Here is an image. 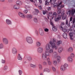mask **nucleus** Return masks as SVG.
Returning a JSON list of instances; mask_svg holds the SVG:
<instances>
[{
    "instance_id": "obj_1",
    "label": "nucleus",
    "mask_w": 75,
    "mask_h": 75,
    "mask_svg": "<svg viewBox=\"0 0 75 75\" xmlns=\"http://www.w3.org/2000/svg\"><path fill=\"white\" fill-rule=\"evenodd\" d=\"M56 41L54 39H53L52 42L51 41H50V44L51 45V46H50V45L49 44H47L45 46L46 50H50L51 49L50 47H52V49H54L55 50H57L58 47L56 45Z\"/></svg>"
},
{
    "instance_id": "obj_2",
    "label": "nucleus",
    "mask_w": 75,
    "mask_h": 75,
    "mask_svg": "<svg viewBox=\"0 0 75 75\" xmlns=\"http://www.w3.org/2000/svg\"><path fill=\"white\" fill-rule=\"evenodd\" d=\"M18 15L20 17L23 18H25V17H26L28 20H30L32 18V15L30 14H27L26 16L24 13H23L21 12H19Z\"/></svg>"
},
{
    "instance_id": "obj_3",
    "label": "nucleus",
    "mask_w": 75,
    "mask_h": 75,
    "mask_svg": "<svg viewBox=\"0 0 75 75\" xmlns=\"http://www.w3.org/2000/svg\"><path fill=\"white\" fill-rule=\"evenodd\" d=\"M62 4V2H61L58 5H57V3H54L53 4V6L54 7H57V9H61V8H62L63 7H64V6L63 5H61Z\"/></svg>"
},
{
    "instance_id": "obj_4",
    "label": "nucleus",
    "mask_w": 75,
    "mask_h": 75,
    "mask_svg": "<svg viewBox=\"0 0 75 75\" xmlns=\"http://www.w3.org/2000/svg\"><path fill=\"white\" fill-rule=\"evenodd\" d=\"M66 13L67 14L69 15V16H70L71 14V16H73L74 13H75V9L72 8L71 9V10H69V11H67Z\"/></svg>"
},
{
    "instance_id": "obj_5",
    "label": "nucleus",
    "mask_w": 75,
    "mask_h": 75,
    "mask_svg": "<svg viewBox=\"0 0 75 75\" xmlns=\"http://www.w3.org/2000/svg\"><path fill=\"white\" fill-rule=\"evenodd\" d=\"M26 41L28 43L30 44H31L33 43V40L31 37H27L26 38Z\"/></svg>"
},
{
    "instance_id": "obj_6",
    "label": "nucleus",
    "mask_w": 75,
    "mask_h": 75,
    "mask_svg": "<svg viewBox=\"0 0 75 75\" xmlns=\"http://www.w3.org/2000/svg\"><path fill=\"white\" fill-rule=\"evenodd\" d=\"M52 55V56H51V58H56L57 57L58 54L57 53V52L55 51L53 52Z\"/></svg>"
},
{
    "instance_id": "obj_7",
    "label": "nucleus",
    "mask_w": 75,
    "mask_h": 75,
    "mask_svg": "<svg viewBox=\"0 0 75 75\" xmlns=\"http://www.w3.org/2000/svg\"><path fill=\"white\" fill-rule=\"evenodd\" d=\"M3 42L5 45H7L8 43V40L7 38H4L3 39Z\"/></svg>"
},
{
    "instance_id": "obj_8",
    "label": "nucleus",
    "mask_w": 75,
    "mask_h": 75,
    "mask_svg": "<svg viewBox=\"0 0 75 75\" xmlns=\"http://www.w3.org/2000/svg\"><path fill=\"white\" fill-rule=\"evenodd\" d=\"M12 53L13 54H14V55H16V54H17V49L16 48H12Z\"/></svg>"
},
{
    "instance_id": "obj_9",
    "label": "nucleus",
    "mask_w": 75,
    "mask_h": 75,
    "mask_svg": "<svg viewBox=\"0 0 75 75\" xmlns=\"http://www.w3.org/2000/svg\"><path fill=\"white\" fill-rule=\"evenodd\" d=\"M6 23L7 25H11V21L8 19H7L6 20Z\"/></svg>"
},
{
    "instance_id": "obj_10",
    "label": "nucleus",
    "mask_w": 75,
    "mask_h": 75,
    "mask_svg": "<svg viewBox=\"0 0 75 75\" xmlns=\"http://www.w3.org/2000/svg\"><path fill=\"white\" fill-rule=\"evenodd\" d=\"M47 58V56L44 53H43L42 55V59L43 60H46Z\"/></svg>"
},
{
    "instance_id": "obj_11",
    "label": "nucleus",
    "mask_w": 75,
    "mask_h": 75,
    "mask_svg": "<svg viewBox=\"0 0 75 75\" xmlns=\"http://www.w3.org/2000/svg\"><path fill=\"white\" fill-rule=\"evenodd\" d=\"M61 19V16L60 15H58L57 18H55L54 20L55 21H58L59 20Z\"/></svg>"
},
{
    "instance_id": "obj_12",
    "label": "nucleus",
    "mask_w": 75,
    "mask_h": 75,
    "mask_svg": "<svg viewBox=\"0 0 75 75\" xmlns=\"http://www.w3.org/2000/svg\"><path fill=\"white\" fill-rule=\"evenodd\" d=\"M44 54H45V55H46V56H49V57H50V53L48 50H46L45 53Z\"/></svg>"
},
{
    "instance_id": "obj_13",
    "label": "nucleus",
    "mask_w": 75,
    "mask_h": 75,
    "mask_svg": "<svg viewBox=\"0 0 75 75\" xmlns=\"http://www.w3.org/2000/svg\"><path fill=\"white\" fill-rule=\"evenodd\" d=\"M43 51V49L42 47H39L37 51L38 52H39V53H41Z\"/></svg>"
},
{
    "instance_id": "obj_14",
    "label": "nucleus",
    "mask_w": 75,
    "mask_h": 75,
    "mask_svg": "<svg viewBox=\"0 0 75 75\" xmlns=\"http://www.w3.org/2000/svg\"><path fill=\"white\" fill-rule=\"evenodd\" d=\"M67 59L69 62H72L73 61V59H72V58L71 57V56L69 57Z\"/></svg>"
},
{
    "instance_id": "obj_15",
    "label": "nucleus",
    "mask_w": 75,
    "mask_h": 75,
    "mask_svg": "<svg viewBox=\"0 0 75 75\" xmlns=\"http://www.w3.org/2000/svg\"><path fill=\"white\" fill-rule=\"evenodd\" d=\"M39 32L41 35H44V31L42 29H39Z\"/></svg>"
},
{
    "instance_id": "obj_16",
    "label": "nucleus",
    "mask_w": 75,
    "mask_h": 75,
    "mask_svg": "<svg viewBox=\"0 0 75 75\" xmlns=\"http://www.w3.org/2000/svg\"><path fill=\"white\" fill-rule=\"evenodd\" d=\"M47 62L48 64V65H51V64H52V62L50 61V58H47Z\"/></svg>"
},
{
    "instance_id": "obj_17",
    "label": "nucleus",
    "mask_w": 75,
    "mask_h": 75,
    "mask_svg": "<svg viewBox=\"0 0 75 75\" xmlns=\"http://www.w3.org/2000/svg\"><path fill=\"white\" fill-rule=\"evenodd\" d=\"M35 12H33V14H34V15H37V14H38V13H39V10L36 9H35Z\"/></svg>"
},
{
    "instance_id": "obj_18",
    "label": "nucleus",
    "mask_w": 75,
    "mask_h": 75,
    "mask_svg": "<svg viewBox=\"0 0 75 75\" xmlns=\"http://www.w3.org/2000/svg\"><path fill=\"white\" fill-rule=\"evenodd\" d=\"M67 51L69 52H72L73 51V49L72 47H69Z\"/></svg>"
},
{
    "instance_id": "obj_19",
    "label": "nucleus",
    "mask_w": 75,
    "mask_h": 75,
    "mask_svg": "<svg viewBox=\"0 0 75 75\" xmlns=\"http://www.w3.org/2000/svg\"><path fill=\"white\" fill-rule=\"evenodd\" d=\"M69 35L71 40H73L74 38H72V37H73V34H72V33H69Z\"/></svg>"
},
{
    "instance_id": "obj_20",
    "label": "nucleus",
    "mask_w": 75,
    "mask_h": 75,
    "mask_svg": "<svg viewBox=\"0 0 75 75\" xmlns=\"http://www.w3.org/2000/svg\"><path fill=\"white\" fill-rule=\"evenodd\" d=\"M13 7L16 10H18L19 9V6L17 5H15L13 6Z\"/></svg>"
},
{
    "instance_id": "obj_21",
    "label": "nucleus",
    "mask_w": 75,
    "mask_h": 75,
    "mask_svg": "<svg viewBox=\"0 0 75 75\" xmlns=\"http://www.w3.org/2000/svg\"><path fill=\"white\" fill-rule=\"evenodd\" d=\"M60 69L61 71H64L66 69L65 68L64 66L63 65L61 66L60 67Z\"/></svg>"
},
{
    "instance_id": "obj_22",
    "label": "nucleus",
    "mask_w": 75,
    "mask_h": 75,
    "mask_svg": "<svg viewBox=\"0 0 75 75\" xmlns=\"http://www.w3.org/2000/svg\"><path fill=\"white\" fill-rule=\"evenodd\" d=\"M52 30L55 32L57 31V28L55 26H52Z\"/></svg>"
},
{
    "instance_id": "obj_23",
    "label": "nucleus",
    "mask_w": 75,
    "mask_h": 75,
    "mask_svg": "<svg viewBox=\"0 0 75 75\" xmlns=\"http://www.w3.org/2000/svg\"><path fill=\"white\" fill-rule=\"evenodd\" d=\"M62 41L61 40H59L57 41V45H60L62 44Z\"/></svg>"
},
{
    "instance_id": "obj_24",
    "label": "nucleus",
    "mask_w": 75,
    "mask_h": 75,
    "mask_svg": "<svg viewBox=\"0 0 75 75\" xmlns=\"http://www.w3.org/2000/svg\"><path fill=\"white\" fill-rule=\"evenodd\" d=\"M63 37L64 38L66 39L67 38V34L66 33H64L63 34Z\"/></svg>"
},
{
    "instance_id": "obj_25",
    "label": "nucleus",
    "mask_w": 75,
    "mask_h": 75,
    "mask_svg": "<svg viewBox=\"0 0 75 75\" xmlns=\"http://www.w3.org/2000/svg\"><path fill=\"white\" fill-rule=\"evenodd\" d=\"M52 16L53 17L52 18H55L56 17H57V13L55 12H54Z\"/></svg>"
},
{
    "instance_id": "obj_26",
    "label": "nucleus",
    "mask_w": 75,
    "mask_h": 75,
    "mask_svg": "<svg viewBox=\"0 0 75 75\" xmlns=\"http://www.w3.org/2000/svg\"><path fill=\"white\" fill-rule=\"evenodd\" d=\"M18 60H22V57L20 54H18Z\"/></svg>"
},
{
    "instance_id": "obj_27",
    "label": "nucleus",
    "mask_w": 75,
    "mask_h": 75,
    "mask_svg": "<svg viewBox=\"0 0 75 75\" xmlns=\"http://www.w3.org/2000/svg\"><path fill=\"white\" fill-rule=\"evenodd\" d=\"M26 59L28 61H31L32 59V58L30 56H28L26 57Z\"/></svg>"
},
{
    "instance_id": "obj_28",
    "label": "nucleus",
    "mask_w": 75,
    "mask_h": 75,
    "mask_svg": "<svg viewBox=\"0 0 75 75\" xmlns=\"http://www.w3.org/2000/svg\"><path fill=\"white\" fill-rule=\"evenodd\" d=\"M16 3L17 4H18V5H19L20 6L22 4V2L21 1H17L16 2Z\"/></svg>"
},
{
    "instance_id": "obj_29",
    "label": "nucleus",
    "mask_w": 75,
    "mask_h": 75,
    "mask_svg": "<svg viewBox=\"0 0 75 75\" xmlns=\"http://www.w3.org/2000/svg\"><path fill=\"white\" fill-rule=\"evenodd\" d=\"M30 67L32 68H36V65L35 64H30Z\"/></svg>"
},
{
    "instance_id": "obj_30",
    "label": "nucleus",
    "mask_w": 75,
    "mask_h": 75,
    "mask_svg": "<svg viewBox=\"0 0 75 75\" xmlns=\"http://www.w3.org/2000/svg\"><path fill=\"white\" fill-rule=\"evenodd\" d=\"M63 49L61 47H59L58 49V52L59 53H61V52H62V51Z\"/></svg>"
},
{
    "instance_id": "obj_31",
    "label": "nucleus",
    "mask_w": 75,
    "mask_h": 75,
    "mask_svg": "<svg viewBox=\"0 0 75 75\" xmlns=\"http://www.w3.org/2000/svg\"><path fill=\"white\" fill-rule=\"evenodd\" d=\"M43 72H50V70L48 69H45L43 70Z\"/></svg>"
},
{
    "instance_id": "obj_32",
    "label": "nucleus",
    "mask_w": 75,
    "mask_h": 75,
    "mask_svg": "<svg viewBox=\"0 0 75 75\" xmlns=\"http://www.w3.org/2000/svg\"><path fill=\"white\" fill-rule=\"evenodd\" d=\"M64 13H62V15H60L61 16H61H62V20H63L66 19V17H64Z\"/></svg>"
},
{
    "instance_id": "obj_33",
    "label": "nucleus",
    "mask_w": 75,
    "mask_h": 75,
    "mask_svg": "<svg viewBox=\"0 0 75 75\" xmlns=\"http://www.w3.org/2000/svg\"><path fill=\"white\" fill-rule=\"evenodd\" d=\"M41 45V43L39 42H37L36 43V46L39 47Z\"/></svg>"
},
{
    "instance_id": "obj_34",
    "label": "nucleus",
    "mask_w": 75,
    "mask_h": 75,
    "mask_svg": "<svg viewBox=\"0 0 75 75\" xmlns=\"http://www.w3.org/2000/svg\"><path fill=\"white\" fill-rule=\"evenodd\" d=\"M48 51L50 54H52V53H53L54 50H53V49H50Z\"/></svg>"
},
{
    "instance_id": "obj_35",
    "label": "nucleus",
    "mask_w": 75,
    "mask_h": 75,
    "mask_svg": "<svg viewBox=\"0 0 75 75\" xmlns=\"http://www.w3.org/2000/svg\"><path fill=\"white\" fill-rule=\"evenodd\" d=\"M38 67L40 70H42V65H41L40 64H39Z\"/></svg>"
},
{
    "instance_id": "obj_36",
    "label": "nucleus",
    "mask_w": 75,
    "mask_h": 75,
    "mask_svg": "<svg viewBox=\"0 0 75 75\" xmlns=\"http://www.w3.org/2000/svg\"><path fill=\"white\" fill-rule=\"evenodd\" d=\"M4 47L3 44L2 43L0 44V49H3Z\"/></svg>"
},
{
    "instance_id": "obj_37",
    "label": "nucleus",
    "mask_w": 75,
    "mask_h": 75,
    "mask_svg": "<svg viewBox=\"0 0 75 75\" xmlns=\"http://www.w3.org/2000/svg\"><path fill=\"white\" fill-rule=\"evenodd\" d=\"M57 13L59 15V14H61V10H60V9H59V10L57 11Z\"/></svg>"
},
{
    "instance_id": "obj_38",
    "label": "nucleus",
    "mask_w": 75,
    "mask_h": 75,
    "mask_svg": "<svg viewBox=\"0 0 75 75\" xmlns=\"http://www.w3.org/2000/svg\"><path fill=\"white\" fill-rule=\"evenodd\" d=\"M53 64L55 66L57 65V62L56 61L54 60L53 61Z\"/></svg>"
},
{
    "instance_id": "obj_39",
    "label": "nucleus",
    "mask_w": 75,
    "mask_h": 75,
    "mask_svg": "<svg viewBox=\"0 0 75 75\" xmlns=\"http://www.w3.org/2000/svg\"><path fill=\"white\" fill-rule=\"evenodd\" d=\"M57 61H60L61 59V57L60 56H58L57 57Z\"/></svg>"
},
{
    "instance_id": "obj_40",
    "label": "nucleus",
    "mask_w": 75,
    "mask_h": 75,
    "mask_svg": "<svg viewBox=\"0 0 75 75\" xmlns=\"http://www.w3.org/2000/svg\"><path fill=\"white\" fill-rule=\"evenodd\" d=\"M8 69V67L7 66H4V71H7Z\"/></svg>"
},
{
    "instance_id": "obj_41",
    "label": "nucleus",
    "mask_w": 75,
    "mask_h": 75,
    "mask_svg": "<svg viewBox=\"0 0 75 75\" xmlns=\"http://www.w3.org/2000/svg\"><path fill=\"white\" fill-rule=\"evenodd\" d=\"M56 1H57V0H52V1H51V4H54V3H55Z\"/></svg>"
},
{
    "instance_id": "obj_42",
    "label": "nucleus",
    "mask_w": 75,
    "mask_h": 75,
    "mask_svg": "<svg viewBox=\"0 0 75 75\" xmlns=\"http://www.w3.org/2000/svg\"><path fill=\"white\" fill-rule=\"evenodd\" d=\"M64 67V68L66 69V68H67V67H68V64H65L64 65H63Z\"/></svg>"
},
{
    "instance_id": "obj_43",
    "label": "nucleus",
    "mask_w": 75,
    "mask_h": 75,
    "mask_svg": "<svg viewBox=\"0 0 75 75\" xmlns=\"http://www.w3.org/2000/svg\"><path fill=\"white\" fill-rule=\"evenodd\" d=\"M34 21L35 23H37L38 22V19H37V18H34Z\"/></svg>"
},
{
    "instance_id": "obj_44",
    "label": "nucleus",
    "mask_w": 75,
    "mask_h": 75,
    "mask_svg": "<svg viewBox=\"0 0 75 75\" xmlns=\"http://www.w3.org/2000/svg\"><path fill=\"white\" fill-rule=\"evenodd\" d=\"M52 15H53L52 12V11L50 12L48 14L49 16H52Z\"/></svg>"
},
{
    "instance_id": "obj_45",
    "label": "nucleus",
    "mask_w": 75,
    "mask_h": 75,
    "mask_svg": "<svg viewBox=\"0 0 75 75\" xmlns=\"http://www.w3.org/2000/svg\"><path fill=\"white\" fill-rule=\"evenodd\" d=\"M18 73L19 75H21V74H23V71L21 70H19L18 71Z\"/></svg>"
},
{
    "instance_id": "obj_46",
    "label": "nucleus",
    "mask_w": 75,
    "mask_h": 75,
    "mask_svg": "<svg viewBox=\"0 0 75 75\" xmlns=\"http://www.w3.org/2000/svg\"><path fill=\"white\" fill-rule=\"evenodd\" d=\"M74 54H73V53H71V54H70V57H71V58H74Z\"/></svg>"
},
{
    "instance_id": "obj_47",
    "label": "nucleus",
    "mask_w": 75,
    "mask_h": 75,
    "mask_svg": "<svg viewBox=\"0 0 75 75\" xmlns=\"http://www.w3.org/2000/svg\"><path fill=\"white\" fill-rule=\"evenodd\" d=\"M48 31H49V29L47 28H45L44 29V31L45 32H48Z\"/></svg>"
},
{
    "instance_id": "obj_48",
    "label": "nucleus",
    "mask_w": 75,
    "mask_h": 75,
    "mask_svg": "<svg viewBox=\"0 0 75 75\" xmlns=\"http://www.w3.org/2000/svg\"><path fill=\"white\" fill-rule=\"evenodd\" d=\"M23 12L24 13H25V14H27V13L28 12V11L26 10H24Z\"/></svg>"
},
{
    "instance_id": "obj_49",
    "label": "nucleus",
    "mask_w": 75,
    "mask_h": 75,
    "mask_svg": "<svg viewBox=\"0 0 75 75\" xmlns=\"http://www.w3.org/2000/svg\"><path fill=\"white\" fill-rule=\"evenodd\" d=\"M52 69L54 72H55V71H56L55 68L54 67H52Z\"/></svg>"
},
{
    "instance_id": "obj_50",
    "label": "nucleus",
    "mask_w": 75,
    "mask_h": 75,
    "mask_svg": "<svg viewBox=\"0 0 75 75\" xmlns=\"http://www.w3.org/2000/svg\"><path fill=\"white\" fill-rule=\"evenodd\" d=\"M65 25V23H64V22H61V25H60L62 26L63 25Z\"/></svg>"
},
{
    "instance_id": "obj_51",
    "label": "nucleus",
    "mask_w": 75,
    "mask_h": 75,
    "mask_svg": "<svg viewBox=\"0 0 75 75\" xmlns=\"http://www.w3.org/2000/svg\"><path fill=\"white\" fill-rule=\"evenodd\" d=\"M62 30L63 32H66L67 31V29L65 28H63Z\"/></svg>"
},
{
    "instance_id": "obj_52",
    "label": "nucleus",
    "mask_w": 75,
    "mask_h": 75,
    "mask_svg": "<svg viewBox=\"0 0 75 75\" xmlns=\"http://www.w3.org/2000/svg\"><path fill=\"white\" fill-rule=\"evenodd\" d=\"M43 65H47V63L46 62H44L43 63Z\"/></svg>"
},
{
    "instance_id": "obj_53",
    "label": "nucleus",
    "mask_w": 75,
    "mask_h": 75,
    "mask_svg": "<svg viewBox=\"0 0 75 75\" xmlns=\"http://www.w3.org/2000/svg\"><path fill=\"white\" fill-rule=\"evenodd\" d=\"M45 5L46 6H48V5H49V4H49V2H48L46 1H45Z\"/></svg>"
},
{
    "instance_id": "obj_54",
    "label": "nucleus",
    "mask_w": 75,
    "mask_h": 75,
    "mask_svg": "<svg viewBox=\"0 0 75 75\" xmlns=\"http://www.w3.org/2000/svg\"><path fill=\"white\" fill-rule=\"evenodd\" d=\"M46 1L48 2V3H50V2L51 3V1H52V0H46Z\"/></svg>"
},
{
    "instance_id": "obj_55",
    "label": "nucleus",
    "mask_w": 75,
    "mask_h": 75,
    "mask_svg": "<svg viewBox=\"0 0 75 75\" xmlns=\"http://www.w3.org/2000/svg\"><path fill=\"white\" fill-rule=\"evenodd\" d=\"M59 28L60 29V30H62L63 29V28L62 27V26L60 25L59 26Z\"/></svg>"
},
{
    "instance_id": "obj_56",
    "label": "nucleus",
    "mask_w": 75,
    "mask_h": 75,
    "mask_svg": "<svg viewBox=\"0 0 75 75\" xmlns=\"http://www.w3.org/2000/svg\"><path fill=\"white\" fill-rule=\"evenodd\" d=\"M73 23L74 24V23H75V18H73Z\"/></svg>"
},
{
    "instance_id": "obj_57",
    "label": "nucleus",
    "mask_w": 75,
    "mask_h": 75,
    "mask_svg": "<svg viewBox=\"0 0 75 75\" xmlns=\"http://www.w3.org/2000/svg\"><path fill=\"white\" fill-rule=\"evenodd\" d=\"M68 21L67 20H66V25H68Z\"/></svg>"
},
{
    "instance_id": "obj_58",
    "label": "nucleus",
    "mask_w": 75,
    "mask_h": 75,
    "mask_svg": "<svg viewBox=\"0 0 75 75\" xmlns=\"http://www.w3.org/2000/svg\"><path fill=\"white\" fill-rule=\"evenodd\" d=\"M50 24H51V25H52V26H54V23L52 22H50Z\"/></svg>"
},
{
    "instance_id": "obj_59",
    "label": "nucleus",
    "mask_w": 75,
    "mask_h": 75,
    "mask_svg": "<svg viewBox=\"0 0 75 75\" xmlns=\"http://www.w3.org/2000/svg\"><path fill=\"white\" fill-rule=\"evenodd\" d=\"M39 8L40 9V10H42V7L41 6H38Z\"/></svg>"
},
{
    "instance_id": "obj_60",
    "label": "nucleus",
    "mask_w": 75,
    "mask_h": 75,
    "mask_svg": "<svg viewBox=\"0 0 75 75\" xmlns=\"http://www.w3.org/2000/svg\"><path fill=\"white\" fill-rule=\"evenodd\" d=\"M2 64H4V63H5V60H2Z\"/></svg>"
},
{
    "instance_id": "obj_61",
    "label": "nucleus",
    "mask_w": 75,
    "mask_h": 75,
    "mask_svg": "<svg viewBox=\"0 0 75 75\" xmlns=\"http://www.w3.org/2000/svg\"><path fill=\"white\" fill-rule=\"evenodd\" d=\"M43 14H46V11H44L43 12Z\"/></svg>"
},
{
    "instance_id": "obj_62",
    "label": "nucleus",
    "mask_w": 75,
    "mask_h": 75,
    "mask_svg": "<svg viewBox=\"0 0 75 75\" xmlns=\"http://www.w3.org/2000/svg\"><path fill=\"white\" fill-rule=\"evenodd\" d=\"M72 20V17H71L70 18V21H71Z\"/></svg>"
},
{
    "instance_id": "obj_63",
    "label": "nucleus",
    "mask_w": 75,
    "mask_h": 75,
    "mask_svg": "<svg viewBox=\"0 0 75 75\" xmlns=\"http://www.w3.org/2000/svg\"><path fill=\"white\" fill-rule=\"evenodd\" d=\"M35 33H36L37 34V35H38V31L36 30L35 32Z\"/></svg>"
},
{
    "instance_id": "obj_64",
    "label": "nucleus",
    "mask_w": 75,
    "mask_h": 75,
    "mask_svg": "<svg viewBox=\"0 0 75 75\" xmlns=\"http://www.w3.org/2000/svg\"><path fill=\"white\" fill-rule=\"evenodd\" d=\"M40 3L41 4L42 3V0H38Z\"/></svg>"
}]
</instances>
